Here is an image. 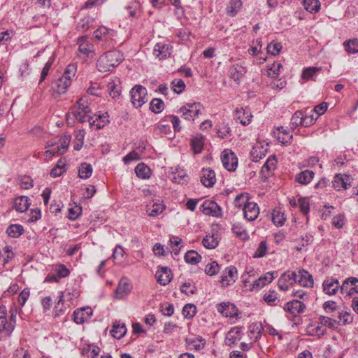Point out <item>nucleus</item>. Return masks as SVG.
I'll return each instance as SVG.
<instances>
[{"instance_id":"obj_1","label":"nucleus","mask_w":358,"mask_h":358,"mask_svg":"<svg viewBox=\"0 0 358 358\" xmlns=\"http://www.w3.org/2000/svg\"><path fill=\"white\" fill-rule=\"evenodd\" d=\"M123 60L124 56L120 51H109L99 58L96 67L100 72H108L117 66Z\"/></svg>"},{"instance_id":"obj_2","label":"nucleus","mask_w":358,"mask_h":358,"mask_svg":"<svg viewBox=\"0 0 358 358\" xmlns=\"http://www.w3.org/2000/svg\"><path fill=\"white\" fill-rule=\"evenodd\" d=\"M130 94L131 103L136 108H141L148 101L147 90L141 85L134 86L131 90Z\"/></svg>"},{"instance_id":"obj_3","label":"nucleus","mask_w":358,"mask_h":358,"mask_svg":"<svg viewBox=\"0 0 358 358\" xmlns=\"http://www.w3.org/2000/svg\"><path fill=\"white\" fill-rule=\"evenodd\" d=\"M201 108L202 106L199 102L187 103L179 109V113L185 120H194L201 113Z\"/></svg>"},{"instance_id":"obj_4","label":"nucleus","mask_w":358,"mask_h":358,"mask_svg":"<svg viewBox=\"0 0 358 358\" xmlns=\"http://www.w3.org/2000/svg\"><path fill=\"white\" fill-rule=\"evenodd\" d=\"M71 136L70 134H64L60 136V138L57 140L56 139H50L46 143V148H52L57 146L55 149L58 155H63L65 153L69 145V143L71 141Z\"/></svg>"},{"instance_id":"obj_5","label":"nucleus","mask_w":358,"mask_h":358,"mask_svg":"<svg viewBox=\"0 0 358 358\" xmlns=\"http://www.w3.org/2000/svg\"><path fill=\"white\" fill-rule=\"evenodd\" d=\"M296 273L294 271H287L282 273L278 280V286L280 290L287 291L291 286L296 283Z\"/></svg>"},{"instance_id":"obj_6","label":"nucleus","mask_w":358,"mask_h":358,"mask_svg":"<svg viewBox=\"0 0 358 358\" xmlns=\"http://www.w3.org/2000/svg\"><path fill=\"white\" fill-rule=\"evenodd\" d=\"M223 166L229 171L236 170L238 165V159L235 154L229 150H224L221 155Z\"/></svg>"},{"instance_id":"obj_7","label":"nucleus","mask_w":358,"mask_h":358,"mask_svg":"<svg viewBox=\"0 0 358 358\" xmlns=\"http://www.w3.org/2000/svg\"><path fill=\"white\" fill-rule=\"evenodd\" d=\"M92 113V110L90 107H85V109L78 108L74 107L72 108L71 114L73 117H75L77 120L80 122H88L90 124L92 125L95 124V121L91 117L90 114Z\"/></svg>"},{"instance_id":"obj_8","label":"nucleus","mask_w":358,"mask_h":358,"mask_svg":"<svg viewBox=\"0 0 358 358\" xmlns=\"http://www.w3.org/2000/svg\"><path fill=\"white\" fill-rule=\"evenodd\" d=\"M275 273V272H268L265 275L260 276L252 283L250 284L248 289L250 291H258L262 289L264 286L268 285L273 280Z\"/></svg>"},{"instance_id":"obj_9","label":"nucleus","mask_w":358,"mask_h":358,"mask_svg":"<svg viewBox=\"0 0 358 358\" xmlns=\"http://www.w3.org/2000/svg\"><path fill=\"white\" fill-rule=\"evenodd\" d=\"M200 208L206 215L218 217L222 215L221 208L216 202L212 200L204 201Z\"/></svg>"},{"instance_id":"obj_10","label":"nucleus","mask_w":358,"mask_h":358,"mask_svg":"<svg viewBox=\"0 0 358 358\" xmlns=\"http://www.w3.org/2000/svg\"><path fill=\"white\" fill-rule=\"evenodd\" d=\"M313 122L314 119L312 116H304L301 110L296 111L291 118V124L294 128L299 125L308 127L313 124Z\"/></svg>"},{"instance_id":"obj_11","label":"nucleus","mask_w":358,"mask_h":358,"mask_svg":"<svg viewBox=\"0 0 358 358\" xmlns=\"http://www.w3.org/2000/svg\"><path fill=\"white\" fill-rule=\"evenodd\" d=\"M341 292L347 296L358 293V279L357 278H347L341 286Z\"/></svg>"},{"instance_id":"obj_12","label":"nucleus","mask_w":358,"mask_h":358,"mask_svg":"<svg viewBox=\"0 0 358 358\" xmlns=\"http://www.w3.org/2000/svg\"><path fill=\"white\" fill-rule=\"evenodd\" d=\"M333 187L337 190H345L351 185V178L349 175L338 173L332 180Z\"/></svg>"},{"instance_id":"obj_13","label":"nucleus","mask_w":358,"mask_h":358,"mask_svg":"<svg viewBox=\"0 0 358 358\" xmlns=\"http://www.w3.org/2000/svg\"><path fill=\"white\" fill-rule=\"evenodd\" d=\"M93 314V310L90 307H84L78 308L73 313V321L81 324L89 320Z\"/></svg>"},{"instance_id":"obj_14","label":"nucleus","mask_w":358,"mask_h":358,"mask_svg":"<svg viewBox=\"0 0 358 358\" xmlns=\"http://www.w3.org/2000/svg\"><path fill=\"white\" fill-rule=\"evenodd\" d=\"M6 307L0 306V333L5 332L9 335L14 329V324L12 322H8L6 318Z\"/></svg>"},{"instance_id":"obj_15","label":"nucleus","mask_w":358,"mask_h":358,"mask_svg":"<svg viewBox=\"0 0 358 358\" xmlns=\"http://www.w3.org/2000/svg\"><path fill=\"white\" fill-rule=\"evenodd\" d=\"M277 160L275 155L270 156L262 167L260 175L262 179L266 180L275 169Z\"/></svg>"},{"instance_id":"obj_16","label":"nucleus","mask_w":358,"mask_h":358,"mask_svg":"<svg viewBox=\"0 0 358 358\" xmlns=\"http://www.w3.org/2000/svg\"><path fill=\"white\" fill-rule=\"evenodd\" d=\"M341 286L338 280L334 278H327L322 283L324 292L329 296L335 295Z\"/></svg>"},{"instance_id":"obj_17","label":"nucleus","mask_w":358,"mask_h":358,"mask_svg":"<svg viewBox=\"0 0 358 358\" xmlns=\"http://www.w3.org/2000/svg\"><path fill=\"white\" fill-rule=\"evenodd\" d=\"M283 309L285 312L295 315L296 314L303 313L306 309V306L303 302L295 299L286 303Z\"/></svg>"},{"instance_id":"obj_18","label":"nucleus","mask_w":358,"mask_h":358,"mask_svg":"<svg viewBox=\"0 0 358 358\" xmlns=\"http://www.w3.org/2000/svg\"><path fill=\"white\" fill-rule=\"evenodd\" d=\"M155 277L158 283L165 286L168 285L172 279L171 271L167 266H162L156 272Z\"/></svg>"},{"instance_id":"obj_19","label":"nucleus","mask_w":358,"mask_h":358,"mask_svg":"<svg viewBox=\"0 0 358 358\" xmlns=\"http://www.w3.org/2000/svg\"><path fill=\"white\" fill-rule=\"evenodd\" d=\"M217 310L226 317H234L238 315L236 307L230 303L222 302L217 305Z\"/></svg>"},{"instance_id":"obj_20","label":"nucleus","mask_w":358,"mask_h":358,"mask_svg":"<svg viewBox=\"0 0 358 358\" xmlns=\"http://www.w3.org/2000/svg\"><path fill=\"white\" fill-rule=\"evenodd\" d=\"M236 269L234 266L227 268L220 277V283L222 287H227L235 281Z\"/></svg>"},{"instance_id":"obj_21","label":"nucleus","mask_w":358,"mask_h":358,"mask_svg":"<svg viewBox=\"0 0 358 358\" xmlns=\"http://www.w3.org/2000/svg\"><path fill=\"white\" fill-rule=\"evenodd\" d=\"M296 276V282L299 283V285L305 287H312L313 286V278L307 271L300 269Z\"/></svg>"},{"instance_id":"obj_22","label":"nucleus","mask_w":358,"mask_h":358,"mask_svg":"<svg viewBox=\"0 0 358 358\" xmlns=\"http://www.w3.org/2000/svg\"><path fill=\"white\" fill-rule=\"evenodd\" d=\"M216 181L215 173L208 168L203 169L201 173V182L206 187H211Z\"/></svg>"},{"instance_id":"obj_23","label":"nucleus","mask_w":358,"mask_h":358,"mask_svg":"<svg viewBox=\"0 0 358 358\" xmlns=\"http://www.w3.org/2000/svg\"><path fill=\"white\" fill-rule=\"evenodd\" d=\"M71 84V79L66 78L65 76H62L55 81L52 88L55 92L59 94H64L67 88Z\"/></svg>"},{"instance_id":"obj_24","label":"nucleus","mask_w":358,"mask_h":358,"mask_svg":"<svg viewBox=\"0 0 358 358\" xmlns=\"http://www.w3.org/2000/svg\"><path fill=\"white\" fill-rule=\"evenodd\" d=\"M131 287L127 278H122L119 282L118 286L115 290V296L121 299L127 296L131 291Z\"/></svg>"},{"instance_id":"obj_25","label":"nucleus","mask_w":358,"mask_h":358,"mask_svg":"<svg viewBox=\"0 0 358 358\" xmlns=\"http://www.w3.org/2000/svg\"><path fill=\"white\" fill-rule=\"evenodd\" d=\"M315 173L310 170L302 171L295 176V181L298 183L306 185H308L314 178Z\"/></svg>"},{"instance_id":"obj_26","label":"nucleus","mask_w":358,"mask_h":358,"mask_svg":"<svg viewBox=\"0 0 358 358\" xmlns=\"http://www.w3.org/2000/svg\"><path fill=\"white\" fill-rule=\"evenodd\" d=\"M154 55L159 59H164L171 55V49L169 45L157 43L153 50Z\"/></svg>"},{"instance_id":"obj_27","label":"nucleus","mask_w":358,"mask_h":358,"mask_svg":"<svg viewBox=\"0 0 358 358\" xmlns=\"http://www.w3.org/2000/svg\"><path fill=\"white\" fill-rule=\"evenodd\" d=\"M264 302L270 306H275L280 304V299L278 294L274 289L268 290L263 296Z\"/></svg>"},{"instance_id":"obj_28","label":"nucleus","mask_w":358,"mask_h":358,"mask_svg":"<svg viewBox=\"0 0 358 358\" xmlns=\"http://www.w3.org/2000/svg\"><path fill=\"white\" fill-rule=\"evenodd\" d=\"M262 330V327L260 322H254L249 326L248 337L251 340V343L257 340V338L261 336Z\"/></svg>"},{"instance_id":"obj_29","label":"nucleus","mask_w":358,"mask_h":358,"mask_svg":"<svg viewBox=\"0 0 358 358\" xmlns=\"http://www.w3.org/2000/svg\"><path fill=\"white\" fill-rule=\"evenodd\" d=\"M242 329L243 328L241 327H234L231 329L227 334L226 344L231 346L235 344L237 341H239L241 339Z\"/></svg>"},{"instance_id":"obj_30","label":"nucleus","mask_w":358,"mask_h":358,"mask_svg":"<svg viewBox=\"0 0 358 358\" xmlns=\"http://www.w3.org/2000/svg\"><path fill=\"white\" fill-rule=\"evenodd\" d=\"M79 52L85 55L88 56L90 53L94 50V45L90 43L85 36L81 37L78 39Z\"/></svg>"},{"instance_id":"obj_31","label":"nucleus","mask_w":358,"mask_h":358,"mask_svg":"<svg viewBox=\"0 0 358 358\" xmlns=\"http://www.w3.org/2000/svg\"><path fill=\"white\" fill-rule=\"evenodd\" d=\"M29 198L25 196H21L16 198L14 201L15 209L20 213L26 211L29 206Z\"/></svg>"},{"instance_id":"obj_32","label":"nucleus","mask_w":358,"mask_h":358,"mask_svg":"<svg viewBox=\"0 0 358 358\" xmlns=\"http://www.w3.org/2000/svg\"><path fill=\"white\" fill-rule=\"evenodd\" d=\"M127 332L126 326L124 323L115 322L113 326V329L110 331L112 336L115 338L120 339Z\"/></svg>"},{"instance_id":"obj_33","label":"nucleus","mask_w":358,"mask_h":358,"mask_svg":"<svg viewBox=\"0 0 358 358\" xmlns=\"http://www.w3.org/2000/svg\"><path fill=\"white\" fill-rule=\"evenodd\" d=\"M259 214V208L256 203L250 202L248 197V221L256 220Z\"/></svg>"},{"instance_id":"obj_34","label":"nucleus","mask_w":358,"mask_h":358,"mask_svg":"<svg viewBox=\"0 0 358 358\" xmlns=\"http://www.w3.org/2000/svg\"><path fill=\"white\" fill-rule=\"evenodd\" d=\"M136 176L141 179L150 178L151 174L150 169L144 163L138 164L135 168Z\"/></svg>"},{"instance_id":"obj_35","label":"nucleus","mask_w":358,"mask_h":358,"mask_svg":"<svg viewBox=\"0 0 358 358\" xmlns=\"http://www.w3.org/2000/svg\"><path fill=\"white\" fill-rule=\"evenodd\" d=\"M93 172V168L90 164L82 163L78 169V176L82 179L89 178Z\"/></svg>"},{"instance_id":"obj_36","label":"nucleus","mask_w":358,"mask_h":358,"mask_svg":"<svg viewBox=\"0 0 358 358\" xmlns=\"http://www.w3.org/2000/svg\"><path fill=\"white\" fill-rule=\"evenodd\" d=\"M241 0H231L227 8V13L229 16H234L242 8Z\"/></svg>"},{"instance_id":"obj_37","label":"nucleus","mask_w":358,"mask_h":358,"mask_svg":"<svg viewBox=\"0 0 358 358\" xmlns=\"http://www.w3.org/2000/svg\"><path fill=\"white\" fill-rule=\"evenodd\" d=\"M303 4L304 8L310 13H317L321 6L319 0H303Z\"/></svg>"},{"instance_id":"obj_38","label":"nucleus","mask_w":358,"mask_h":358,"mask_svg":"<svg viewBox=\"0 0 358 358\" xmlns=\"http://www.w3.org/2000/svg\"><path fill=\"white\" fill-rule=\"evenodd\" d=\"M185 260L187 263L195 265L201 261V256L195 250H189L185 255Z\"/></svg>"},{"instance_id":"obj_39","label":"nucleus","mask_w":358,"mask_h":358,"mask_svg":"<svg viewBox=\"0 0 358 358\" xmlns=\"http://www.w3.org/2000/svg\"><path fill=\"white\" fill-rule=\"evenodd\" d=\"M337 324L346 325L352 323L353 322V316L352 315L346 311L341 310L338 312V319H336Z\"/></svg>"},{"instance_id":"obj_40","label":"nucleus","mask_w":358,"mask_h":358,"mask_svg":"<svg viewBox=\"0 0 358 358\" xmlns=\"http://www.w3.org/2000/svg\"><path fill=\"white\" fill-rule=\"evenodd\" d=\"M236 207L241 208L243 210V215L246 218V196L245 193H241L238 194L234 201Z\"/></svg>"},{"instance_id":"obj_41","label":"nucleus","mask_w":358,"mask_h":358,"mask_svg":"<svg viewBox=\"0 0 358 358\" xmlns=\"http://www.w3.org/2000/svg\"><path fill=\"white\" fill-rule=\"evenodd\" d=\"M165 206L162 203H155L150 207L147 206V213L150 217H156L163 212Z\"/></svg>"},{"instance_id":"obj_42","label":"nucleus","mask_w":358,"mask_h":358,"mask_svg":"<svg viewBox=\"0 0 358 358\" xmlns=\"http://www.w3.org/2000/svg\"><path fill=\"white\" fill-rule=\"evenodd\" d=\"M321 69L315 67V66H310L306 68L303 70L301 73V78L305 80H314V76L316 75L317 73L320 71Z\"/></svg>"},{"instance_id":"obj_43","label":"nucleus","mask_w":358,"mask_h":358,"mask_svg":"<svg viewBox=\"0 0 358 358\" xmlns=\"http://www.w3.org/2000/svg\"><path fill=\"white\" fill-rule=\"evenodd\" d=\"M246 73V69L241 66H236L234 69L231 70V77L237 83H239L240 80L244 78Z\"/></svg>"},{"instance_id":"obj_44","label":"nucleus","mask_w":358,"mask_h":358,"mask_svg":"<svg viewBox=\"0 0 358 358\" xmlns=\"http://www.w3.org/2000/svg\"><path fill=\"white\" fill-rule=\"evenodd\" d=\"M204 145L203 139L202 136H197L191 139L192 148L194 153H200Z\"/></svg>"},{"instance_id":"obj_45","label":"nucleus","mask_w":358,"mask_h":358,"mask_svg":"<svg viewBox=\"0 0 358 358\" xmlns=\"http://www.w3.org/2000/svg\"><path fill=\"white\" fill-rule=\"evenodd\" d=\"M6 232L10 237L17 238L23 234L24 228L20 224H11L8 227Z\"/></svg>"},{"instance_id":"obj_46","label":"nucleus","mask_w":358,"mask_h":358,"mask_svg":"<svg viewBox=\"0 0 358 358\" xmlns=\"http://www.w3.org/2000/svg\"><path fill=\"white\" fill-rule=\"evenodd\" d=\"M107 90L110 96L113 99H117L120 96V87L117 85L113 80L108 82L107 85Z\"/></svg>"},{"instance_id":"obj_47","label":"nucleus","mask_w":358,"mask_h":358,"mask_svg":"<svg viewBox=\"0 0 358 358\" xmlns=\"http://www.w3.org/2000/svg\"><path fill=\"white\" fill-rule=\"evenodd\" d=\"M172 180L179 184H183L187 182L188 176L179 169H176V171L172 172Z\"/></svg>"},{"instance_id":"obj_48","label":"nucleus","mask_w":358,"mask_h":358,"mask_svg":"<svg viewBox=\"0 0 358 358\" xmlns=\"http://www.w3.org/2000/svg\"><path fill=\"white\" fill-rule=\"evenodd\" d=\"M85 136V132L83 129L78 130L76 131L73 145L74 150H80L83 148Z\"/></svg>"},{"instance_id":"obj_49","label":"nucleus","mask_w":358,"mask_h":358,"mask_svg":"<svg viewBox=\"0 0 358 358\" xmlns=\"http://www.w3.org/2000/svg\"><path fill=\"white\" fill-rule=\"evenodd\" d=\"M286 220L283 213L278 210H273L272 213V221L276 226H282Z\"/></svg>"},{"instance_id":"obj_50","label":"nucleus","mask_w":358,"mask_h":358,"mask_svg":"<svg viewBox=\"0 0 358 358\" xmlns=\"http://www.w3.org/2000/svg\"><path fill=\"white\" fill-rule=\"evenodd\" d=\"M203 245L208 249H213L218 245V241L214 235H206L203 241Z\"/></svg>"},{"instance_id":"obj_51","label":"nucleus","mask_w":358,"mask_h":358,"mask_svg":"<svg viewBox=\"0 0 358 358\" xmlns=\"http://www.w3.org/2000/svg\"><path fill=\"white\" fill-rule=\"evenodd\" d=\"M164 104L160 99H153L150 103V110L155 113H159L164 109Z\"/></svg>"},{"instance_id":"obj_52","label":"nucleus","mask_w":358,"mask_h":358,"mask_svg":"<svg viewBox=\"0 0 358 358\" xmlns=\"http://www.w3.org/2000/svg\"><path fill=\"white\" fill-rule=\"evenodd\" d=\"M219 271L220 266L215 261H212L207 264L205 268V273L210 276L216 275Z\"/></svg>"},{"instance_id":"obj_53","label":"nucleus","mask_w":358,"mask_h":358,"mask_svg":"<svg viewBox=\"0 0 358 358\" xmlns=\"http://www.w3.org/2000/svg\"><path fill=\"white\" fill-rule=\"evenodd\" d=\"M345 50L350 54L358 52V39L349 40L344 43Z\"/></svg>"},{"instance_id":"obj_54","label":"nucleus","mask_w":358,"mask_h":358,"mask_svg":"<svg viewBox=\"0 0 358 358\" xmlns=\"http://www.w3.org/2000/svg\"><path fill=\"white\" fill-rule=\"evenodd\" d=\"M318 319L319 324L322 326L334 328L335 325L337 324L336 319H333L328 316L320 315Z\"/></svg>"},{"instance_id":"obj_55","label":"nucleus","mask_w":358,"mask_h":358,"mask_svg":"<svg viewBox=\"0 0 358 358\" xmlns=\"http://www.w3.org/2000/svg\"><path fill=\"white\" fill-rule=\"evenodd\" d=\"M182 315L186 318H192L196 312V308L193 304H186L182 308Z\"/></svg>"},{"instance_id":"obj_56","label":"nucleus","mask_w":358,"mask_h":358,"mask_svg":"<svg viewBox=\"0 0 358 358\" xmlns=\"http://www.w3.org/2000/svg\"><path fill=\"white\" fill-rule=\"evenodd\" d=\"M187 343L189 345H192L194 348L196 350H200L205 347V340L203 339L201 337L199 338H195V339H191L188 338L186 340Z\"/></svg>"},{"instance_id":"obj_57","label":"nucleus","mask_w":358,"mask_h":358,"mask_svg":"<svg viewBox=\"0 0 358 358\" xmlns=\"http://www.w3.org/2000/svg\"><path fill=\"white\" fill-rule=\"evenodd\" d=\"M282 46L280 43L272 41L267 45V52L268 53L275 56L278 55L280 52Z\"/></svg>"},{"instance_id":"obj_58","label":"nucleus","mask_w":358,"mask_h":358,"mask_svg":"<svg viewBox=\"0 0 358 358\" xmlns=\"http://www.w3.org/2000/svg\"><path fill=\"white\" fill-rule=\"evenodd\" d=\"M267 243L265 241H262L259 244L256 252L253 254L254 258H260L266 255L267 252Z\"/></svg>"},{"instance_id":"obj_59","label":"nucleus","mask_w":358,"mask_h":358,"mask_svg":"<svg viewBox=\"0 0 358 358\" xmlns=\"http://www.w3.org/2000/svg\"><path fill=\"white\" fill-rule=\"evenodd\" d=\"M322 308L327 314H331L338 310L336 302L332 300L325 301L322 305Z\"/></svg>"},{"instance_id":"obj_60","label":"nucleus","mask_w":358,"mask_h":358,"mask_svg":"<svg viewBox=\"0 0 358 358\" xmlns=\"http://www.w3.org/2000/svg\"><path fill=\"white\" fill-rule=\"evenodd\" d=\"M282 67L280 62H273V64L268 69V76L272 78L278 77L280 69Z\"/></svg>"},{"instance_id":"obj_61","label":"nucleus","mask_w":358,"mask_h":358,"mask_svg":"<svg viewBox=\"0 0 358 358\" xmlns=\"http://www.w3.org/2000/svg\"><path fill=\"white\" fill-rule=\"evenodd\" d=\"M173 92L176 94H180L185 87V84L182 79H175L171 82Z\"/></svg>"},{"instance_id":"obj_62","label":"nucleus","mask_w":358,"mask_h":358,"mask_svg":"<svg viewBox=\"0 0 358 358\" xmlns=\"http://www.w3.org/2000/svg\"><path fill=\"white\" fill-rule=\"evenodd\" d=\"M77 71V65L76 64H69L65 69V71L62 76H65L66 78L71 79L74 77Z\"/></svg>"},{"instance_id":"obj_63","label":"nucleus","mask_w":358,"mask_h":358,"mask_svg":"<svg viewBox=\"0 0 358 358\" xmlns=\"http://www.w3.org/2000/svg\"><path fill=\"white\" fill-rule=\"evenodd\" d=\"M245 113V109L243 107H241L240 108H237L235 110L234 115V119L236 120H240V123L243 125H246V121L243 118Z\"/></svg>"},{"instance_id":"obj_64","label":"nucleus","mask_w":358,"mask_h":358,"mask_svg":"<svg viewBox=\"0 0 358 358\" xmlns=\"http://www.w3.org/2000/svg\"><path fill=\"white\" fill-rule=\"evenodd\" d=\"M298 202L301 212L304 215H307L309 212L308 201L305 198H300Z\"/></svg>"}]
</instances>
